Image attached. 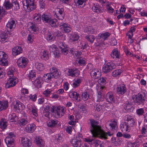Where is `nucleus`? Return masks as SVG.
I'll return each instance as SVG.
<instances>
[{
    "instance_id": "nucleus-1",
    "label": "nucleus",
    "mask_w": 147,
    "mask_h": 147,
    "mask_svg": "<svg viewBox=\"0 0 147 147\" xmlns=\"http://www.w3.org/2000/svg\"><path fill=\"white\" fill-rule=\"evenodd\" d=\"M90 122V131L93 137L106 140L108 136H110L112 135L109 132H105L98 125L97 121L91 120Z\"/></svg>"
},
{
    "instance_id": "nucleus-2",
    "label": "nucleus",
    "mask_w": 147,
    "mask_h": 147,
    "mask_svg": "<svg viewBox=\"0 0 147 147\" xmlns=\"http://www.w3.org/2000/svg\"><path fill=\"white\" fill-rule=\"evenodd\" d=\"M15 70V69L13 67L10 68L9 69L7 74L10 78L5 84V87L6 88H9L12 87L14 86L18 82V78H12L13 76Z\"/></svg>"
},
{
    "instance_id": "nucleus-3",
    "label": "nucleus",
    "mask_w": 147,
    "mask_h": 147,
    "mask_svg": "<svg viewBox=\"0 0 147 147\" xmlns=\"http://www.w3.org/2000/svg\"><path fill=\"white\" fill-rule=\"evenodd\" d=\"M132 98L135 105L137 106L143 105L146 101L145 94L143 92L134 95Z\"/></svg>"
},
{
    "instance_id": "nucleus-4",
    "label": "nucleus",
    "mask_w": 147,
    "mask_h": 147,
    "mask_svg": "<svg viewBox=\"0 0 147 147\" xmlns=\"http://www.w3.org/2000/svg\"><path fill=\"white\" fill-rule=\"evenodd\" d=\"M23 7L28 12L35 9L36 5H35L34 0H26L22 2Z\"/></svg>"
},
{
    "instance_id": "nucleus-5",
    "label": "nucleus",
    "mask_w": 147,
    "mask_h": 147,
    "mask_svg": "<svg viewBox=\"0 0 147 147\" xmlns=\"http://www.w3.org/2000/svg\"><path fill=\"white\" fill-rule=\"evenodd\" d=\"M14 134L12 132L9 134L8 136L5 139V141L8 147H13L14 145Z\"/></svg>"
},
{
    "instance_id": "nucleus-6",
    "label": "nucleus",
    "mask_w": 147,
    "mask_h": 147,
    "mask_svg": "<svg viewBox=\"0 0 147 147\" xmlns=\"http://www.w3.org/2000/svg\"><path fill=\"white\" fill-rule=\"evenodd\" d=\"M28 61V59L22 57L18 59L17 62V65L19 67L24 68L26 67Z\"/></svg>"
},
{
    "instance_id": "nucleus-7",
    "label": "nucleus",
    "mask_w": 147,
    "mask_h": 147,
    "mask_svg": "<svg viewBox=\"0 0 147 147\" xmlns=\"http://www.w3.org/2000/svg\"><path fill=\"white\" fill-rule=\"evenodd\" d=\"M8 55L3 51H0V65L3 66L7 65Z\"/></svg>"
},
{
    "instance_id": "nucleus-8",
    "label": "nucleus",
    "mask_w": 147,
    "mask_h": 147,
    "mask_svg": "<svg viewBox=\"0 0 147 147\" xmlns=\"http://www.w3.org/2000/svg\"><path fill=\"white\" fill-rule=\"evenodd\" d=\"M116 65L114 63L112 62H108L103 67V71L107 73L114 69Z\"/></svg>"
},
{
    "instance_id": "nucleus-9",
    "label": "nucleus",
    "mask_w": 147,
    "mask_h": 147,
    "mask_svg": "<svg viewBox=\"0 0 147 147\" xmlns=\"http://www.w3.org/2000/svg\"><path fill=\"white\" fill-rule=\"evenodd\" d=\"M54 13V16L58 20H62L64 18V12L63 8H57Z\"/></svg>"
},
{
    "instance_id": "nucleus-10",
    "label": "nucleus",
    "mask_w": 147,
    "mask_h": 147,
    "mask_svg": "<svg viewBox=\"0 0 147 147\" xmlns=\"http://www.w3.org/2000/svg\"><path fill=\"white\" fill-rule=\"evenodd\" d=\"M124 119L130 127H134L135 121V119L132 116L128 115H126L124 117Z\"/></svg>"
},
{
    "instance_id": "nucleus-11",
    "label": "nucleus",
    "mask_w": 147,
    "mask_h": 147,
    "mask_svg": "<svg viewBox=\"0 0 147 147\" xmlns=\"http://www.w3.org/2000/svg\"><path fill=\"white\" fill-rule=\"evenodd\" d=\"M50 71L52 77L55 78H57L60 76L61 73L59 70L54 67H52L50 69Z\"/></svg>"
},
{
    "instance_id": "nucleus-12",
    "label": "nucleus",
    "mask_w": 147,
    "mask_h": 147,
    "mask_svg": "<svg viewBox=\"0 0 147 147\" xmlns=\"http://www.w3.org/2000/svg\"><path fill=\"white\" fill-rule=\"evenodd\" d=\"M49 50L50 52L53 53L55 58H57L59 56V51L56 45H53L50 46L49 47Z\"/></svg>"
},
{
    "instance_id": "nucleus-13",
    "label": "nucleus",
    "mask_w": 147,
    "mask_h": 147,
    "mask_svg": "<svg viewBox=\"0 0 147 147\" xmlns=\"http://www.w3.org/2000/svg\"><path fill=\"white\" fill-rule=\"evenodd\" d=\"M27 107L28 111L30 114H32L35 117L37 116L38 114L37 113V109L34 105L29 104L27 105Z\"/></svg>"
},
{
    "instance_id": "nucleus-14",
    "label": "nucleus",
    "mask_w": 147,
    "mask_h": 147,
    "mask_svg": "<svg viewBox=\"0 0 147 147\" xmlns=\"http://www.w3.org/2000/svg\"><path fill=\"white\" fill-rule=\"evenodd\" d=\"M36 128V126L35 124L32 123L28 124L26 126L24 131L28 133H33Z\"/></svg>"
},
{
    "instance_id": "nucleus-15",
    "label": "nucleus",
    "mask_w": 147,
    "mask_h": 147,
    "mask_svg": "<svg viewBox=\"0 0 147 147\" xmlns=\"http://www.w3.org/2000/svg\"><path fill=\"white\" fill-rule=\"evenodd\" d=\"M59 27L66 32H69L71 30L70 25L66 23H61L59 24Z\"/></svg>"
},
{
    "instance_id": "nucleus-16",
    "label": "nucleus",
    "mask_w": 147,
    "mask_h": 147,
    "mask_svg": "<svg viewBox=\"0 0 147 147\" xmlns=\"http://www.w3.org/2000/svg\"><path fill=\"white\" fill-rule=\"evenodd\" d=\"M117 89V93L121 95L124 94L127 91V88L125 85L123 84L118 85Z\"/></svg>"
},
{
    "instance_id": "nucleus-17",
    "label": "nucleus",
    "mask_w": 147,
    "mask_h": 147,
    "mask_svg": "<svg viewBox=\"0 0 147 147\" xmlns=\"http://www.w3.org/2000/svg\"><path fill=\"white\" fill-rule=\"evenodd\" d=\"M90 75L94 79L99 78L101 76L100 71L95 69L91 71Z\"/></svg>"
},
{
    "instance_id": "nucleus-18",
    "label": "nucleus",
    "mask_w": 147,
    "mask_h": 147,
    "mask_svg": "<svg viewBox=\"0 0 147 147\" xmlns=\"http://www.w3.org/2000/svg\"><path fill=\"white\" fill-rule=\"evenodd\" d=\"M120 128L122 131L129 132L130 130V127L126 123V122H122L120 125Z\"/></svg>"
},
{
    "instance_id": "nucleus-19",
    "label": "nucleus",
    "mask_w": 147,
    "mask_h": 147,
    "mask_svg": "<svg viewBox=\"0 0 147 147\" xmlns=\"http://www.w3.org/2000/svg\"><path fill=\"white\" fill-rule=\"evenodd\" d=\"M21 142L22 145L24 147H31V142L28 138H22Z\"/></svg>"
},
{
    "instance_id": "nucleus-20",
    "label": "nucleus",
    "mask_w": 147,
    "mask_h": 147,
    "mask_svg": "<svg viewBox=\"0 0 147 147\" xmlns=\"http://www.w3.org/2000/svg\"><path fill=\"white\" fill-rule=\"evenodd\" d=\"M15 26V21L11 19L7 23L6 25V28L8 31H10L11 29L14 28Z\"/></svg>"
},
{
    "instance_id": "nucleus-21",
    "label": "nucleus",
    "mask_w": 147,
    "mask_h": 147,
    "mask_svg": "<svg viewBox=\"0 0 147 147\" xmlns=\"http://www.w3.org/2000/svg\"><path fill=\"white\" fill-rule=\"evenodd\" d=\"M22 49V48L19 46H16L14 47L12 50V54L16 56L21 53Z\"/></svg>"
},
{
    "instance_id": "nucleus-22",
    "label": "nucleus",
    "mask_w": 147,
    "mask_h": 147,
    "mask_svg": "<svg viewBox=\"0 0 147 147\" xmlns=\"http://www.w3.org/2000/svg\"><path fill=\"white\" fill-rule=\"evenodd\" d=\"M105 98L106 101L110 103L115 102L114 96L111 92H108L106 95Z\"/></svg>"
},
{
    "instance_id": "nucleus-23",
    "label": "nucleus",
    "mask_w": 147,
    "mask_h": 147,
    "mask_svg": "<svg viewBox=\"0 0 147 147\" xmlns=\"http://www.w3.org/2000/svg\"><path fill=\"white\" fill-rule=\"evenodd\" d=\"M65 111V109L63 107L57 108V110L55 111L56 115L58 117H61L64 115Z\"/></svg>"
},
{
    "instance_id": "nucleus-24",
    "label": "nucleus",
    "mask_w": 147,
    "mask_h": 147,
    "mask_svg": "<svg viewBox=\"0 0 147 147\" xmlns=\"http://www.w3.org/2000/svg\"><path fill=\"white\" fill-rule=\"evenodd\" d=\"M68 75L72 77L76 76L79 74V71L76 69H70L68 70Z\"/></svg>"
},
{
    "instance_id": "nucleus-25",
    "label": "nucleus",
    "mask_w": 147,
    "mask_h": 147,
    "mask_svg": "<svg viewBox=\"0 0 147 147\" xmlns=\"http://www.w3.org/2000/svg\"><path fill=\"white\" fill-rule=\"evenodd\" d=\"M59 47L61 49V51L62 53L64 55H66L68 51V48L67 47V46L65 44L61 43L59 44Z\"/></svg>"
},
{
    "instance_id": "nucleus-26",
    "label": "nucleus",
    "mask_w": 147,
    "mask_h": 147,
    "mask_svg": "<svg viewBox=\"0 0 147 147\" xmlns=\"http://www.w3.org/2000/svg\"><path fill=\"white\" fill-rule=\"evenodd\" d=\"M69 95L70 97L73 98L74 100L80 101V99H78L79 98H80L79 94L76 92L73 91L70 92L69 93Z\"/></svg>"
},
{
    "instance_id": "nucleus-27",
    "label": "nucleus",
    "mask_w": 147,
    "mask_h": 147,
    "mask_svg": "<svg viewBox=\"0 0 147 147\" xmlns=\"http://www.w3.org/2000/svg\"><path fill=\"white\" fill-rule=\"evenodd\" d=\"M24 107L23 104L20 101H18L16 102V104L14 105V109L18 110L20 111L23 110Z\"/></svg>"
},
{
    "instance_id": "nucleus-28",
    "label": "nucleus",
    "mask_w": 147,
    "mask_h": 147,
    "mask_svg": "<svg viewBox=\"0 0 147 147\" xmlns=\"http://www.w3.org/2000/svg\"><path fill=\"white\" fill-rule=\"evenodd\" d=\"M8 40V36L4 32L1 33L0 34V41L2 43H5Z\"/></svg>"
},
{
    "instance_id": "nucleus-29",
    "label": "nucleus",
    "mask_w": 147,
    "mask_h": 147,
    "mask_svg": "<svg viewBox=\"0 0 147 147\" xmlns=\"http://www.w3.org/2000/svg\"><path fill=\"white\" fill-rule=\"evenodd\" d=\"M92 8L93 11L97 13H101L102 12V10L101 9V7H100L97 4H93Z\"/></svg>"
},
{
    "instance_id": "nucleus-30",
    "label": "nucleus",
    "mask_w": 147,
    "mask_h": 147,
    "mask_svg": "<svg viewBox=\"0 0 147 147\" xmlns=\"http://www.w3.org/2000/svg\"><path fill=\"white\" fill-rule=\"evenodd\" d=\"M120 56L119 52L117 49H113L111 53V56L113 58H119Z\"/></svg>"
},
{
    "instance_id": "nucleus-31",
    "label": "nucleus",
    "mask_w": 147,
    "mask_h": 147,
    "mask_svg": "<svg viewBox=\"0 0 147 147\" xmlns=\"http://www.w3.org/2000/svg\"><path fill=\"white\" fill-rule=\"evenodd\" d=\"M117 123L115 120H113L108 122L106 124V125H109L110 127L111 130H114L117 125Z\"/></svg>"
},
{
    "instance_id": "nucleus-32",
    "label": "nucleus",
    "mask_w": 147,
    "mask_h": 147,
    "mask_svg": "<svg viewBox=\"0 0 147 147\" xmlns=\"http://www.w3.org/2000/svg\"><path fill=\"white\" fill-rule=\"evenodd\" d=\"M52 78V75L50 73L45 74L43 76L42 78L45 82H48L50 81Z\"/></svg>"
},
{
    "instance_id": "nucleus-33",
    "label": "nucleus",
    "mask_w": 147,
    "mask_h": 147,
    "mask_svg": "<svg viewBox=\"0 0 147 147\" xmlns=\"http://www.w3.org/2000/svg\"><path fill=\"white\" fill-rule=\"evenodd\" d=\"M79 38V36L78 34L74 33L71 35L70 40L71 42L78 41Z\"/></svg>"
},
{
    "instance_id": "nucleus-34",
    "label": "nucleus",
    "mask_w": 147,
    "mask_h": 147,
    "mask_svg": "<svg viewBox=\"0 0 147 147\" xmlns=\"http://www.w3.org/2000/svg\"><path fill=\"white\" fill-rule=\"evenodd\" d=\"M42 20L46 23H48L51 18V15L47 13L44 14L42 15Z\"/></svg>"
},
{
    "instance_id": "nucleus-35",
    "label": "nucleus",
    "mask_w": 147,
    "mask_h": 147,
    "mask_svg": "<svg viewBox=\"0 0 147 147\" xmlns=\"http://www.w3.org/2000/svg\"><path fill=\"white\" fill-rule=\"evenodd\" d=\"M8 102L7 101H0V111L5 109L8 107Z\"/></svg>"
},
{
    "instance_id": "nucleus-36",
    "label": "nucleus",
    "mask_w": 147,
    "mask_h": 147,
    "mask_svg": "<svg viewBox=\"0 0 147 147\" xmlns=\"http://www.w3.org/2000/svg\"><path fill=\"white\" fill-rule=\"evenodd\" d=\"M36 144L38 146L42 147L44 146V143L40 137H36L35 140Z\"/></svg>"
},
{
    "instance_id": "nucleus-37",
    "label": "nucleus",
    "mask_w": 147,
    "mask_h": 147,
    "mask_svg": "<svg viewBox=\"0 0 147 147\" xmlns=\"http://www.w3.org/2000/svg\"><path fill=\"white\" fill-rule=\"evenodd\" d=\"M71 144L74 147H80L82 142L80 140H75L72 141Z\"/></svg>"
},
{
    "instance_id": "nucleus-38",
    "label": "nucleus",
    "mask_w": 147,
    "mask_h": 147,
    "mask_svg": "<svg viewBox=\"0 0 147 147\" xmlns=\"http://www.w3.org/2000/svg\"><path fill=\"white\" fill-rule=\"evenodd\" d=\"M18 119V117L15 114L13 113L11 115H9V116L8 120L10 121H16Z\"/></svg>"
},
{
    "instance_id": "nucleus-39",
    "label": "nucleus",
    "mask_w": 147,
    "mask_h": 147,
    "mask_svg": "<svg viewBox=\"0 0 147 147\" xmlns=\"http://www.w3.org/2000/svg\"><path fill=\"white\" fill-rule=\"evenodd\" d=\"M86 0H78L76 5L78 8H82L85 5V2Z\"/></svg>"
},
{
    "instance_id": "nucleus-40",
    "label": "nucleus",
    "mask_w": 147,
    "mask_h": 147,
    "mask_svg": "<svg viewBox=\"0 0 147 147\" xmlns=\"http://www.w3.org/2000/svg\"><path fill=\"white\" fill-rule=\"evenodd\" d=\"M58 121L56 119H51L47 123V125L49 127H53L57 124L58 123Z\"/></svg>"
},
{
    "instance_id": "nucleus-41",
    "label": "nucleus",
    "mask_w": 147,
    "mask_h": 147,
    "mask_svg": "<svg viewBox=\"0 0 147 147\" xmlns=\"http://www.w3.org/2000/svg\"><path fill=\"white\" fill-rule=\"evenodd\" d=\"M28 76V77L29 78V79L31 80L32 81L36 77V72L34 70H31L29 72Z\"/></svg>"
},
{
    "instance_id": "nucleus-42",
    "label": "nucleus",
    "mask_w": 147,
    "mask_h": 147,
    "mask_svg": "<svg viewBox=\"0 0 147 147\" xmlns=\"http://www.w3.org/2000/svg\"><path fill=\"white\" fill-rule=\"evenodd\" d=\"M55 37V36L52 32H49L48 33L47 39L48 40L51 41L54 40Z\"/></svg>"
},
{
    "instance_id": "nucleus-43",
    "label": "nucleus",
    "mask_w": 147,
    "mask_h": 147,
    "mask_svg": "<svg viewBox=\"0 0 147 147\" xmlns=\"http://www.w3.org/2000/svg\"><path fill=\"white\" fill-rule=\"evenodd\" d=\"M33 18L34 21L39 22L41 20V15L40 13H35L33 16Z\"/></svg>"
},
{
    "instance_id": "nucleus-44",
    "label": "nucleus",
    "mask_w": 147,
    "mask_h": 147,
    "mask_svg": "<svg viewBox=\"0 0 147 147\" xmlns=\"http://www.w3.org/2000/svg\"><path fill=\"white\" fill-rule=\"evenodd\" d=\"M124 109L128 111H131L133 109L131 104L128 102H127L124 107Z\"/></svg>"
},
{
    "instance_id": "nucleus-45",
    "label": "nucleus",
    "mask_w": 147,
    "mask_h": 147,
    "mask_svg": "<svg viewBox=\"0 0 147 147\" xmlns=\"http://www.w3.org/2000/svg\"><path fill=\"white\" fill-rule=\"evenodd\" d=\"M3 5L6 9H9L12 8V3L8 1L5 2Z\"/></svg>"
},
{
    "instance_id": "nucleus-46",
    "label": "nucleus",
    "mask_w": 147,
    "mask_h": 147,
    "mask_svg": "<svg viewBox=\"0 0 147 147\" xmlns=\"http://www.w3.org/2000/svg\"><path fill=\"white\" fill-rule=\"evenodd\" d=\"M85 38L91 43H92L95 39L94 36L92 35H87L85 36Z\"/></svg>"
},
{
    "instance_id": "nucleus-47",
    "label": "nucleus",
    "mask_w": 147,
    "mask_h": 147,
    "mask_svg": "<svg viewBox=\"0 0 147 147\" xmlns=\"http://www.w3.org/2000/svg\"><path fill=\"white\" fill-rule=\"evenodd\" d=\"M35 67L39 70L42 71L44 69L43 64L38 62L35 63Z\"/></svg>"
},
{
    "instance_id": "nucleus-48",
    "label": "nucleus",
    "mask_w": 147,
    "mask_h": 147,
    "mask_svg": "<svg viewBox=\"0 0 147 147\" xmlns=\"http://www.w3.org/2000/svg\"><path fill=\"white\" fill-rule=\"evenodd\" d=\"M82 80L81 79L78 78L74 81L72 84L73 87L74 88L78 87L80 83L81 82Z\"/></svg>"
},
{
    "instance_id": "nucleus-49",
    "label": "nucleus",
    "mask_w": 147,
    "mask_h": 147,
    "mask_svg": "<svg viewBox=\"0 0 147 147\" xmlns=\"http://www.w3.org/2000/svg\"><path fill=\"white\" fill-rule=\"evenodd\" d=\"M41 59L45 60L48 59L49 58V55L48 53L46 51H44L41 55Z\"/></svg>"
},
{
    "instance_id": "nucleus-50",
    "label": "nucleus",
    "mask_w": 147,
    "mask_h": 147,
    "mask_svg": "<svg viewBox=\"0 0 147 147\" xmlns=\"http://www.w3.org/2000/svg\"><path fill=\"white\" fill-rule=\"evenodd\" d=\"M12 8H14L15 10H17L19 9V4L16 1L12 3Z\"/></svg>"
},
{
    "instance_id": "nucleus-51",
    "label": "nucleus",
    "mask_w": 147,
    "mask_h": 147,
    "mask_svg": "<svg viewBox=\"0 0 147 147\" xmlns=\"http://www.w3.org/2000/svg\"><path fill=\"white\" fill-rule=\"evenodd\" d=\"M6 122L3 120L1 119L0 123L1 128L2 129H5L7 126Z\"/></svg>"
},
{
    "instance_id": "nucleus-52",
    "label": "nucleus",
    "mask_w": 147,
    "mask_h": 147,
    "mask_svg": "<svg viewBox=\"0 0 147 147\" xmlns=\"http://www.w3.org/2000/svg\"><path fill=\"white\" fill-rule=\"evenodd\" d=\"M93 144H94L96 147H101L102 142L101 141L97 139L94 140Z\"/></svg>"
},
{
    "instance_id": "nucleus-53",
    "label": "nucleus",
    "mask_w": 147,
    "mask_h": 147,
    "mask_svg": "<svg viewBox=\"0 0 147 147\" xmlns=\"http://www.w3.org/2000/svg\"><path fill=\"white\" fill-rule=\"evenodd\" d=\"M51 25L52 27H55L57 26L56 20H50L47 23Z\"/></svg>"
},
{
    "instance_id": "nucleus-54",
    "label": "nucleus",
    "mask_w": 147,
    "mask_h": 147,
    "mask_svg": "<svg viewBox=\"0 0 147 147\" xmlns=\"http://www.w3.org/2000/svg\"><path fill=\"white\" fill-rule=\"evenodd\" d=\"M121 71L120 69L116 70L113 71L112 73V75L113 77H116L121 74Z\"/></svg>"
},
{
    "instance_id": "nucleus-55",
    "label": "nucleus",
    "mask_w": 147,
    "mask_h": 147,
    "mask_svg": "<svg viewBox=\"0 0 147 147\" xmlns=\"http://www.w3.org/2000/svg\"><path fill=\"white\" fill-rule=\"evenodd\" d=\"M28 122V120L24 119H20L18 121V123L21 125H24Z\"/></svg>"
},
{
    "instance_id": "nucleus-56",
    "label": "nucleus",
    "mask_w": 147,
    "mask_h": 147,
    "mask_svg": "<svg viewBox=\"0 0 147 147\" xmlns=\"http://www.w3.org/2000/svg\"><path fill=\"white\" fill-rule=\"evenodd\" d=\"M109 35V33L108 32L101 34L100 35L99 39H100V38H102L104 40H105L107 38Z\"/></svg>"
},
{
    "instance_id": "nucleus-57",
    "label": "nucleus",
    "mask_w": 147,
    "mask_h": 147,
    "mask_svg": "<svg viewBox=\"0 0 147 147\" xmlns=\"http://www.w3.org/2000/svg\"><path fill=\"white\" fill-rule=\"evenodd\" d=\"M5 11L3 7H0V21L2 17L5 14Z\"/></svg>"
},
{
    "instance_id": "nucleus-58",
    "label": "nucleus",
    "mask_w": 147,
    "mask_h": 147,
    "mask_svg": "<svg viewBox=\"0 0 147 147\" xmlns=\"http://www.w3.org/2000/svg\"><path fill=\"white\" fill-rule=\"evenodd\" d=\"M98 83L100 85H104L106 83V81L103 78L99 79L97 81Z\"/></svg>"
},
{
    "instance_id": "nucleus-59",
    "label": "nucleus",
    "mask_w": 147,
    "mask_h": 147,
    "mask_svg": "<svg viewBox=\"0 0 147 147\" xmlns=\"http://www.w3.org/2000/svg\"><path fill=\"white\" fill-rule=\"evenodd\" d=\"M34 83L37 88H40L41 87V83L40 80L38 79L36 80Z\"/></svg>"
},
{
    "instance_id": "nucleus-60",
    "label": "nucleus",
    "mask_w": 147,
    "mask_h": 147,
    "mask_svg": "<svg viewBox=\"0 0 147 147\" xmlns=\"http://www.w3.org/2000/svg\"><path fill=\"white\" fill-rule=\"evenodd\" d=\"M94 139L90 138H85L84 139V141L87 142L89 144H93Z\"/></svg>"
},
{
    "instance_id": "nucleus-61",
    "label": "nucleus",
    "mask_w": 147,
    "mask_h": 147,
    "mask_svg": "<svg viewBox=\"0 0 147 147\" xmlns=\"http://www.w3.org/2000/svg\"><path fill=\"white\" fill-rule=\"evenodd\" d=\"M83 99L84 100H86L89 98V96L87 92H84L82 94Z\"/></svg>"
},
{
    "instance_id": "nucleus-62",
    "label": "nucleus",
    "mask_w": 147,
    "mask_h": 147,
    "mask_svg": "<svg viewBox=\"0 0 147 147\" xmlns=\"http://www.w3.org/2000/svg\"><path fill=\"white\" fill-rule=\"evenodd\" d=\"M98 99L97 100L98 101H100L103 100V99L104 96L101 95V93L100 92H98V96H97Z\"/></svg>"
},
{
    "instance_id": "nucleus-63",
    "label": "nucleus",
    "mask_w": 147,
    "mask_h": 147,
    "mask_svg": "<svg viewBox=\"0 0 147 147\" xmlns=\"http://www.w3.org/2000/svg\"><path fill=\"white\" fill-rule=\"evenodd\" d=\"M52 91L49 90H47L44 91L43 94L46 96H49Z\"/></svg>"
},
{
    "instance_id": "nucleus-64",
    "label": "nucleus",
    "mask_w": 147,
    "mask_h": 147,
    "mask_svg": "<svg viewBox=\"0 0 147 147\" xmlns=\"http://www.w3.org/2000/svg\"><path fill=\"white\" fill-rule=\"evenodd\" d=\"M79 60L78 61V63L80 65L84 64H85V61L84 58L82 57H78Z\"/></svg>"
}]
</instances>
